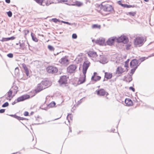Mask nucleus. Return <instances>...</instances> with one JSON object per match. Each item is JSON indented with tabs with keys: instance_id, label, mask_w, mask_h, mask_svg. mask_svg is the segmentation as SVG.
<instances>
[{
	"instance_id": "obj_1",
	"label": "nucleus",
	"mask_w": 154,
	"mask_h": 154,
	"mask_svg": "<svg viewBox=\"0 0 154 154\" xmlns=\"http://www.w3.org/2000/svg\"><path fill=\"white\" fill-rule=\"evenodd\" d=\"M144 43V39L143 37H136L134 39V45L135 47L141 46Z\"/></svg>"
},
{
	"instance_id": "obj_2",
	"label": "nucleus",
	"mask_w": 154,
	"mask_h": 154,
	"mask_svg": "<svg viewBox=\"0 0 154 154\" xmlns=\"http://www.w3.org/2000/svg\"><path fill=\"white\" fill-rule=\"evenodd\" d=\"M99 7L101 10H103L104 11L110 12L113 10V8L112 6L108 4L104 5L100 4Z\"/></svg>"
},
{
	"instance_id": "obj_3",
	"label": "nucleus",
	"mask_w": 154,
	"mask_h": 154,
	"mask_svg": "<svg viewBox=\"0 0 154 154\" xmlns=\"http://www.w3.org/2000/svg\"><path fill=\"white\" fill-rule=\"evenodd\" d=\"M116 42L119 43L122 42L124 44H126L128 42V39L124 35H122L118 38H116Z\"/></svg>"
},
{
	"instance_id": "obj_4",
	"label": "nucleus",
	"mask_w": 154,
	"mask_h": 154,
	"mask_svg": "<svg viewBox=\"0 0 154 154\" xmlns=\"http://www.w3.org/2000/svg\"><path fill=\"white\" fill-rule=\"evenodd\" d=\"M90 64V62L88 60H86L84 62L82 65V72L83 74H86Z\"/></svg>"
},
{
	"instance_id": "obj_5",
	"label": "nucleus",
	"mask_w": 154,
	"mask_h": 154,
	"mask_svg": "<svg viewBox=\"0 0 154 154\" xmlns=\"http://www.w3.org/2000/svg\"><path fill=\"white\" fill-rule=\"evenodd\" d=\"M140 63H139V62L138 60L136 59H132L130 62V66L131 68H134V67H137V69L138 66H139Z\"/></svg>"
},
{
	"instance_id": "obj_6",
	"label": "nucleus",
	"mask_w": 154,
	"mask_h": 154,
	"mask_svg": "<svg viewBox=\"0 0 154 154\" xmlns=\"http://www.w3.org/2000/svg\"><path fill=\"white\" fill-rule=\"evenodd\" d=\"M77 68V66L76 65H71L67 68V72L70 74L74 73Z\"/></svg>"
},
{
	"instance_id": "obj_7",
	"label": "nucleus",
	"mask_w": 154,
	"mask_h": 154,
	"mask_svg": "<svg viewBox=\"0 0 154 154\" xmlns=\"http://www.w3.org/2000/svg\"><path fill=\"white\" fill-rule=\"evenodd\" d=\"M46 70L48 73L52 74L56 73L58 71L57 68L52 66H48Z\"/></svg>"
},
{
	"instance_id": "obj_8",
	"label": "nucleus",
	"mask_w": 154,
	"mask_h": 154,
	"mask_svg": "<svg viewBox=\"0 0 154 154\" xmlns=\"http://www.w3.org/2000/svg\"><path fill=\"white\" fill-rule=\"evenodd\" d=\"M69 76L66 75H63L60 77V79L58 81V82L60 85L65 84L67 83V79Z\"/></svg>"
},
{
	"instance_id": "obj_9",
	"label": "nucleus",
	"mask_w": 154,
	"mask_h": 154,
	"mask_svg": "<svg viewBox=\"0 0 154 154\" xmlns=\"http://www.w3.org/2000/svg\"><path fill=\"white\" fill-rule=\"evenodd\" d=\"M30 96L28 94H24L18 97L17 99V102L23 101L29 98Z\"/></svg>"
},
{
	"instance_id": "obj_10",
	"label": "nucleus",
	"mask_w": 154,
	"mask_h": 154,
	"mask_svg": "<svg viewBox=\"0 0 154 154\" xmlns=\"http://www.w3.org/2000/svg\"><path fill=\"white\" fill-rule=\"evenodd\" d=\"M41 83L45 89L50 86L52 84L51 81L48 80L42 81Z\"/></svg>"
},
{
	"instance_id": "obj_11",
	"label": "nucleus",
	"mask_w": 154,
	"mask_h": 154,
	"mask_svg": "<svg viewBox=\"0 0 154 154\" xmlns=\"http://www.w3.org/2000/svg\"><path fill=\"white\" fill-rule=\"evenodd\" d=\"M116 37H113L109 38L108 40L106 41L107 44L109 46H112L113 45L115 41L116 42Z\"/></svg>"
},
{
	"instance_id": "obj_12",
	"label": "nucleus",
	"mask_w": 154,
	"mask_h": 154,
	"mask_svg": "<svg viewBox=\"0 0 154 154\" xmlns=\"http://www.w3.org/2000/svg\"><path fill=\"white\" fill-rule=\"evenodd\" d=\"M95 43L96 44L100 45H106L105 43V39L102 38H100L97 39L95 41Z\"/></svg>"
},
{
	"instance_id": "obj_13",
	"label": "nucleus",
	"mask_w": 154,
	"mask_h": 154,
	"mask_svg": "<svg viewBox=\"0 0 154 154\" xmlns=\"http://www.w3.org/2000/svg\"><path fill=\"white\" fill-rule=\"evenodd\" d=\"M97 95L100 96H103L106 94L105 90L103 88L99 89L96 91Z\"/></svg>"
},
{
	"instance_id": "obj_14",
	"label": "nucleus",
	"mask_w": 154,
	"mask_h": 154,
	"mask_svg": "<svg viewBox=\"0 0 154 154\" xmlns=\"http://www.w3.org/2000/svg\"><path fill=\"white\" fill-rule=\"evenodd\" d=\"M97 73L96 72H94L93 75L92 76L91 78V80L94 81L95 82H96L97 81L99 80L101 78V76L98 75H97Z\"/></svg>"
},
{
	"instance_id": "obj_15",
	"label": "nucleus",
	"mask_w": 154,
	"mask_h": 154,
	"mask_svg": "<svg viewBox=\"0 0 154 154\" xmlns=\"http://www.w3.org/2000/svg\"><path fill=\"white\" fill-rule=\"evenodd\" d=\"M44 89L45 88H43V85L41 84V83H40L38 85L36 88L35 89V91L36 93H38Z\"/></svg>"
},
{
	"instance_id": "obj_16",
	"label": "nucleus",
	"mask_w": 154,
	"mask_h": 154,
	"mask_svg": "<svg viewBox=\"0 0 154 154\" xmlns=\"http://www.w3.org/2000/svg\"><path fill=\"white\" fill-rule=\"evenodd\" d=\"M69 61L68 59L66 57V56L62 58L59 60V62L61 64H64L67 63Z\"/></svg>"
},
{
	"instance_id": "obj_17",
	"label": "nucleus",
	"mask_w": 154,
	"mask_h": 154,
	"mask_svg": "<svg viewBox=\"0 0 154 154\" xmlns=\"http://www.w3.org/2000/svg\"><path fill=\"white\" fill-rule=\"evenodd\" d=\"M88 54L89 57L94 58H96L97 56L96 52L93 51H89L88 53Z\"/></svg>"
},
{
	"instance_id": "obj_18",
	"label": "nucleus",
	"mask_w": 154,
	"mask_h": 154,
	"mask_svg": "<svg viewBox=\"0 0 154 154\" xmlns=\"http://www.w3.org/2000/svg\"><path fill=\"white\" fill-rule=\"evenodd\" d=\"M15 74L17 77H18L19 79H21L23 78V76H21L19 73V70L18 67L15 68Z\"/></svg>"
},
{
	"instance_id": "obj_19",
	"label": "nucleus",
	"mask_w": 154,
	"mask_h": 154,
	"mask_svg": "<svg viewBox=\"0 0 154 154\" xmlns=\"http://www.w3.org/2000/svg\"><path fill=\"white\" fill-rule=\"evenodd\" d=\"M86 74H83V75L80 77L79 82H80V84H82L84 83L86 81Z\"/></svg>"
},
{
	"instance_id": "obj_20",
	"label": "nucleus",
	"mask_w": 154,
	"mask_h": 154,
	"mask_svg": "<svg viewBox=\"0 0 154 154\" xmlns=\"http://www.w3.org/2000/svg\"><path fill=\"white\" fill-rule=\"evenodd\" d=\"M99 62L100 63L104 64L107 63L108 62V60L106 57L102 56L101 57V59Z\"/></svg>"
},
{
	"instance_id": "obj_21",
	"label": "nucleus",
	"mask_w": 154,
	"mask_h": 154,
	"mask_svg": "<svg viewBox=\"0 0 154 154\" xmlns=\"http://www.w3.org/2000/svg\"><path fill=\"white\" fill-rule=\"evenodd\" d=\"M124 69L121 67H117L116 70V73L119 75L123 73L124 72Z\"/></svg>"
},
{
	"instance_id": "obj_22",
	"label": "nucleus",
	"mask_w": 154,
	"mask_h": 154,
	"mask_svg": "<svg viewBox=\"0 0 154 154\" xmlns=\"http://www.w3.org/2000/svg\"><path fill=\"white\" fill-rule=\"evenodd\" d=\"M125 103L127 106H131L132 105L133 102L129 98H126L125 101Z\"/></svg>"
},
{
	"instance_id": "obj_23",
	"label": "nucleus",
	"mask_w": 154,
	"mask_h": 154,
	"mask_svg": "<svg viewBox=\"0 0 154 154\" xmlns=\"http://www.w3.org/2000/svg\"><path fill=\"white\" fill-rule=\"evenodd\" d=\"M15 38V37L14 36H12L8 38H3L1 40L2 42H5L10 40H13Z\"/></svg>"
},
{
	"instance_id": "obj_24",
	"label": "nucleus",
	"mask_w": 154,
	"mask_h": 154,
	"mask_svg": "<svg viewBox=\"0 0 154 154\" xmlns=\"http://www.w3.org/2000/svg\"><path fill=\"white\" fill-rule=\"evenodd\" d=\"M22 65L24 70L25 71V73L26 76H29V71L28 68H27L26 65L25 64H22Z\"/></svg>"
},
{
	"instance_id": "obj_25",
	"label": "nucleus",
	"mask_w": 154,
	"mask_h": 154,
	"mask_svg": "<svg viewBox=\"0 0 154 154\" xmlns=\"http://www.w3.org/2000/svg\"><path fill=\"white\" fill-rule=\"evenodd\" d=\"M112 76V73H109L108 72H105V73L104 78L107 79H111Z\"/></svg>"
},
{
	"instance_id": "obj_26",
	"label": "nucleus",
	"mask_w": 154,
	"mask_h": 154,
	"mask_svg": "<svg viewBox=\"0 0 154 154\" xmlns=\"http://www.w3.org/2000/svg\"><path fill=\"white\" fill-rule=\"evenodd\" d=\"M81 55H79L76 58L75 60L76 61L77 64L81 63L83 60V58L81 57Z\"/></svg>"
},
{
	"instance_id": "obj_27",
	"label": "nucleus",
	"mask_w": 154,
	"mask_h": 154,
	"mask_svg": "<svg viewBox=\"0 0 154 154\" xmlns=\"http://www.w3.org/2000/svg\"><path fill=\"white\" fill-rule=\"evenodd\" d=\"M75 6L77 7H80L83 5V3L82 2L75 0Z\"/></svg>"
},
{
	"instance_id": "obj_28",
	"label": "nucleus",
	"mask_w": 154,
	"mask_h": 154,
	"mask_svg": "<svg viewBox=\"0 0 154 154\" xmlns=\"http://www.w3.org/2000/svg\"><path fill=\"white\" fill-rule=\"evenodd\" d=\"M19 44H20V46L21 48V49L23 50L26 47V45L24 42H23V41L22 42H20V41L19 42Z\"/></svg>"
},
{
	"instance_id": "obj_29",
	"label": "nucleus",
	"mask_w": 154,
	"mask_h": 154,
	"mask_svg": "<svg viewBox=\"0 0 154 154\" xmlns=\"http://www.w3.org/2000/svg\"><path fill=\"white\" fill-rule=\"evenodd\" d=\"M148 57H140L139 58L138 60V61L139 62V63H141L144 61H145L146 59H148Z\"/></svg>"
},
{
	"instance_id": "obj_30",
	"label": "nucleus",
	"mask_w": 154,
	"mask_h": 154,
	"mask_svg": "<svg viewBox=\"0 0 154 154\" xmlns=\"http://www.w3.org/2000/svg\"><path fill=\"white\" fill-rule=\"evenodd\" d=\"M31 35L32 37V39L33 41L35 42H38V39L34 36V35L33 33L31 32Z\"/></svg>"
},
{
	"instance_id": "obj_31",
	"label": "nucleus",
	"mask_w": 154,
	"mask_h": 154,
	"mask_svg": "<svg viewBox=\"0 0 154 154\" xmlns=\"http://www.w3.org/2000/svg\"><path fill=\"white\" fill-rule=\"evenodd\" d=\"M56 103L54 101H52L48 105V106L49 108L53 107L55 106Z\"/></svg>"
},
{
	"instance_id": "obj_32",
	"label": "nucleus",
	"mask_w": 154,
	"mask_h": 154,
	"mask_svg": "<svg viewBox=\"0 0 154 154\" xmlns=\"http://www.w3.org/2000/svg\"><path fill=\"white\" fill-rule=\"evenodd\" d=\"M128 74L129 75V77L128 78H127L126 81V82H128V83H129L132 81V75L129 74V73H128Z\"/></svg>"
},
{
	"instance_id": "obj_33",
	"label": "nucleus",
	"mask_w": 154,
	"mask_h": 154,
	"mask_svg": "<svg viewBox=\"0 0 154 154\" xmlns=\"http://www.w3.org/2000/svg\"><path fill=\"white\" fill-rule=\"evenodd\" d=\"M38 4H39L41 5H42L44 6L45 5H43L42 3L44 1V0H34Z\"/></svg>"
},
{
	"instance_id": "obj_34",
	"label": "nucleus",
	"mask_w": 154,
	"mask_h": 154,
	"mask_svg": "<svg viewBox=\"0 0 154 154\" xmlns=\"http://www.w3.org/2000/svg\"><path fill=\"white\" fill-rule=\"evenodd\" d=\"M133 68L131 70L130 72V73L131 74V75H132L134 74L135 70L137 69V67H134V68Z\"/></svg>"
},
{
	"instance_id": "obj_35",
	"label": "nucleus",
	"mask_w": 154,
	"mask_h": 154,
	"mask_svg": "<svg viewBox=\"0 0 154 154\" xmlns=\"http://www.w3.org/2000/svg\"><path fill=\"white\" fill-rule=\"evenodd\" d=\"M92 28H99L100 29V25H99L97 24H93L92 26Z\"/></svg>"
},
{
	"instance_id": "obj_36",
	"label": "nucleus",
	"mask_w": 154,
	"mask_h": 154,
	"mask_svg": "<svg viewBox=\"0 0 154 154\" xmlns=\"http://www.w3.org/2000/svg\"><path fill=\"white\" fill-rule=\"evenodd\" d=\"M136 14V12H128L127 14L131 16H134Z\"/></svg>"
},
{
	"instance_id": "obj_37",
	"label": "nucleus",
	"mask_w": 154,
	"mask_h": 154,
	"mask_svg": "<svg viewBox=\"0 0 154 154\" xmlns=\"http://www.w3.org/2000/svg\"><path fill=\"white\" fill-rule=\"evenodd\" d=\"M52 20L55 23H57V22L60 23L61 20H59L56 18H54L52 19Z\"/></svg>"
},
{
	"instance_id": "obj_38",
	"label": "nucleus",
	"mask_w": 154,
	"mask_h": 154,
	"mask_svg": "<svg viewBox=\"0 0 154 154\" xmlns=\"http://www.w3.org/2000/svg\"><path fill=\"white\" fill-rule=\"evenodd\" d=\"M48 49L51 51H54V48L51 45H48Z\"/></svg>"
},
{
	"instance_id": "obj_39",
	"label": "nucleus",
	"mask_w": 154,
	"mask_h": 154,
	"mask_svg": "<svg viewBox=\"0 0 154 154\" xmlns=\"http://www.w3.org/2000/svg\"><path fill=\"white\" fill-rule=\"evenodd\" d=\"M13 93V91L10 90L8 92V97H11Z\"/></svg>"
},
{
	"instance_id": "obj_40",
	"label": "nucleus",
	"mask_w": 154,
	"mask_h": 154,
	"mask_svg": "<svg viewBox=\"0 0 154 154\" xmlns=\"http://www.w3.org/2000/svg\"><path fill=\"white\" fill-rule=\"evenodd\" d=\"M71 114H68L67 116L66 119L68 120V121L69 122H70L69 120V118L71 120H72V117H71Z\"/></svg>"
},
{
	"instance_id": "obj_41",
	"label": "nucleus",
	"mask_w": 154,
	"mask_h": 154,
	"mask_svg": "<svg viewBox=\"0 0 154 154\" xmlns=\"http://www.w3.org/2000/svg\"><path fill=\"white\" fill-rule=\"evenodd\" d=\"M9 105V103L8 102H6L2 106V107H6L8 106Z\"/></svg>"
},
{
	"instance_id": "obj_42",
	"label": "nucleus",
	"mask_w": 154,
	"mask_h": 154,
	"mask_svg": "<svg viewBox=\"0 0 154 154\" xmlns=\"http://www.w3.org/2000/svg\"><path fill=\"white\" fill-rule=\"evenodd\" d=\"M52 3V2H51L50 0H47L45 3V5L48 6L51 4Z\"/></svg>"
},
{
	"instance_id": "obj_43",
	"label": "nucleus",
	"mask_w": 154,
	"mask_h": 154,
	"mask_svg": "<svg viewBox=\"0 0 154 154\" xmlns=\"http://www.w3.org/2000/svg\"><path fill=\"white\" fill-rule=\"evenodd\" d=\"M7 14L8 15V16L9 17H11L12 16V13L11 11H9L8 12H7Z\"/></svg>"
},
{
	"instance_id": "obj_44",
	"label": "nucleus",
	"mask_w": 154,
	"mask_h": 154,
	"mask_svg": "<svg viewBox=\"0 0 154 154\" xmlns=\"http://www.w3.org/2000/svg\"><path fill=\"white\" fill-rule=\"evenodd\" d=\"M7 56L9 58H12L13 57V54L11 53H10L7 54Z\"/></svg>"
},
{
	"instance_id": "obj_45",
	"label": "nucleus",
	"mask_w": 154,
	"mask_h": 154,
	"mask_svg": "<svg viewBox=\"0 0 154 154\" xmlns=\"http://www.w3.org/2000/svg\"><path fill=\"white\" fill-rule=\"evenodd\" d=\"M66 5H69V6H75V1H74V2H73L72 3V4H69V3H66Z\"/></svg>"
},
{
	"instance_id": "obj_46",
	"label": "nucleus",
	"mask_w": 154,
	"mask_h": 154,
	"mask_svg": "<svg viewBox=\"0 0 154 154\" xmlns=\"http://www.w3.org/2000/svg\"><path fill=\"white\" fill-rule=\"evenodd\" d=\"M77 36L76 34L73 33L72 34V38L73 39H76L77 38Z\"/></svg>"
},
{
	"instance_id": "obj_47",
	"label": "nucleus",
	"mask_w": 154,
	"mask_h": 154,
	"mask_svg": "<svg viewBox=\"0 0 154 154\" xmlns=\"http://www.w3.org/2000/svg\"><path fill=\"white\" fill-rule=\"evenodd\" d=\"M131 45L130 44H127L126 45V49L127 50H128L130 48Z\"/></svg>"
},
{
	"instance_id": "obj_48",
	"label": "nucleus",
	"mask_w": 154,
	"mask_h": 154,
	"mask_svg": "<svg viewBox=\"0 0 154 154\" xmlns=\"http://www.w3.org/2000/svg\"><path fill=\"white\" fill-rule=\"evenodd\" d=\"M131 5H128L127 4H125V8H131Z\"/></svg>"
},
{
	"instance_id": "obj_49",
	"label": "nucleus",
	"mask_w": 154,
	"mask_h": 154,
	"mask_svg": "<svg viewBox=\"0 0 154 154\" xmlns=\"http://www.w3.org/2000/svg\"><path fill=\"white\" fill-rule=\"evenodd\" d=\"M61 22L65 24H68L69 25H71V23L65 21H61Z\"/></svg>"
},
{
	"instance_id": "obj_50",
	"label": "nucleus",
	"mask_w": 154,
	"mask_h": 154,
	"mask_svg": "<svg viewBox=\"0 0 154 154\" xmlns=\"http://www.w3.org/2000/svg\"><path fill=\"white\" fill-rule=\"evenodd\" d=\"M17 119L19 120H24V118L21 117L20 116H18Z\"/></svg>"
},
{
	"instance_id": "obj_51",
	"label": "nucleus",
	"mask_w": 154,
	"mask_h": 154,
	"mask_svg": "<svg viewBox=\"0 0 154 154\" xmlns=\"http://www.w3.org/2000/svg\"><path fill=\"white\" fill-rule=\"evenodd\" d=\"M10 116H11V117H13L14 118H15V119H17V117H18V116L16 115V114H14V115H9Z\"/></svg>"
},
{
	"instance_id": "obj_52",
	"label": "nucleus",
	"mask_w": 154,
	"mask_h": 154,
	"mask_svg": "<svg viewBox=\"0 0 154 154\" xmlns=\"http://www.w3.org/2000/svg\"><path fill=\"white\" fill-rule=\"evenodd\" d=\"M129 89L130 90H131L133 91L134 92L135 91V88L131 86L129 88Z\"/></svg>"
},
{
	"instance_id": "obj_53",
	"label": "nucleus",
	"mask_w": 154,
	"mask_h": 154,
	"mask_svg": "<svg viewBox=\"0 0 154 154\" xmlns=\"http://www.w3.org/2000/svg\"><path fill=\"white\" fill-rule=\"evenodd\" d=\"M23 115L25 116H27L29 115V113L27 111H25Z\"/></svg>"
},
{
	"instance_id": "obj_54",
	"label": "nucleus",
	"mask_w": 154,
	"mask_h": 154,
	"mask_svg": "<svg viewBox=\"0 0 154 154\" xmlns=\"http://www.w3.org/2000/svg\"><path fill=\"white\" fill-rule=\"evenodd\" d=\"M125 67L126 68V69H127V71L128 70V69H127V68H129L128 64L125 63Z\"/></svg>"
},
{
	"instance_id": "obj_55",
	"label": "nucleus",
	"mask_w": 154,
	"mask_h": 154,
	"mask_svg": "<svg viewBox=\"0 0 154 154\" xmlns=\"http://www.w3.org/2000/svg\"><path fill=\"white\" fill-rule=\"evenodd\" d=\"M5 109H0V113H2L5 112Z\"/></svg>"
},
{
	"instance_id": "obj_56",
	"label": "nucleus",
	"mask_w": 154,
	"mask_h": 154,
	"mask_svg": "<svg viewBox=\"0 0 154 154\" xmlns=\"http://www.w3.org/2000/svg\"><path fill=\"white\" fill-rule=\"evenodd\" d=\"M18 102H17V99L14 102H13L12 103V105H14L15 104L17 103H18Z\"/></svg>"
},
{
	"instance_id": "obj_57",
	"label": "nucleus",
	"mask_w": 154,
	"mask_h": 154,
	"mask_svg": "<svg viewBox=\"0 0 154 154\" xmlns=\"http://www.w3.org/2000/svg\"><path fill=\"white\" fill-rule=\"evenodd\" d=\"M81 99H80V100L78 101V104L77 105V106H78V105H79L80 104H81L82 103V101H81Z\"/></svg>"
},
{
	"instance_id": "obj_58",
	"label": "nucleus",
	"mask_w": 154,
	"mask_h": 154,
	"mask_svg": "<svg viewBox=\"0 0 154 154\" xmlns=\"http://www.w3.org/2000/svg\"><path fill=\"white\" fill-rule=\"evenodd\" d=\"M59 2H67V0H57Z\"/></svg>"
},
{
	"instance_id": "obj_59",
	"label": "nucleus",
	"mask_w": 154,
	"mask_h": 154,
	"mask_svg": "<svg viewBox=\"0 0 154 154\" xmlns=\"http://www.w3.org/2000/svg\"><path fill=\"white\" fill-rule=\"evenodd\" d=\"M154 56V53H153L151 55H150L148 57L149 58L150 57H153Z\"/></svg>"
},
{
	"instance_id": "obj_60",
	"label": "nucleus",
	"mask_w": 154,
	"mask_h": 154,
	"mask_svg": "<svg viewBox=\"0 0 154 154\" xmlns=\"http://www.w3.org/2000/svg\"><path fill=\"white\" fill-rule=\"evenodd\" d=\"M5 1L8 4L10 3L11 2L10 0H5Z\"/></svg>"
},
{
	"instance_id": "obj_61",
	"label": "nucleus",
	"mask_w": 154,
	"mask_h": 154,
	"mask_svg": "<svg viewBox=\"0 0 154 154\" xmlns=\"http://www.w3.org/2000/svg\"><path fill=\"white\" fill-rule=\"evenodd\" d=\"M115 131V129H113V128H112L111 129V130L110 132H114Z\"/></svg>"
},
{
	"instance_id": "obj_62",
	"label": "nucleus",
	"mask_w": 154,
	"mask_h": 154,
	"mask_svg": "<svg viewBox=\"0 0 154 154\" xmlns=\"http://www.w3.org/2000/svg\"><path fill=\"white\" fill-rule=\"evenodd\" d=\"M118 4L119 5H121V4H122V2H121V1H119L118 2Z\"/></svg>"
},
{
	"instance_id": "obj_63",
	"label": "nucleus",
	"mask_w": 154,
	"mask_h": 154,
	"mask_svg": "<svg viewBox=\"0 0 154 154\" xmlns=\"http://www.w3.org/2000/svg\"><path fill=\"white\" fill-rule=\"evenodd\" d=\"M129 61V59H128L126 61H125V63L128 64Z\"/></svg>"
},
{
	"instance_id": "obj_64",
	"label": "nucleus",
	"mask_w": 154,
	"mask_h": 154,
	"mask_svg": "<svg viewBox=\"0 0 154 154\" xmlns=\"http://www.w3.org/2000/svg\"><path fill=\"white\" fill-rule=\"evenodd\" d=\"M127 79V77L126 76H125L124 77V81H125V80H126V79Z\"/></svg>"
}]
</instances>
